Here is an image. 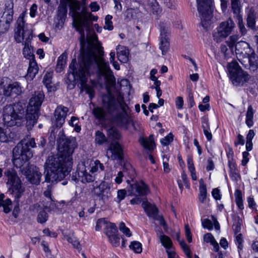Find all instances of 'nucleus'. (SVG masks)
I'll return each instance as SVG.
<instances>
[{
  "label": "nucleus",
  "mask_w": 258,
  "mask_h": 258,
  "mask_svg": "<svg viewBox=\"0 0 258 258\" xmlns=\"http://www.w3.org/2000/svg\"><path fill=\"white\" fill-rule=\"evenodd\" d=\"M91 45L86 50H82L81 56L79 58V68H76L75 59L70 64L69 68L73 70L74 79L79 80L83 84L87 82L88 76L98 68L105 76V79L112 84L114 82V77L108 63L103 58V48L98 42L95 34L91 36Z\"/></svg>",
  "instance_id": "f257e3e1"
},
{
  "label": "nucleus",
  "mask_w": 258,
  "mask_h": 258,
  "mask_svg": "<svg viewBox=\"0 0 258 258\" xmlns=\"http://www.w3.org/2000/svg\"><path fill=\"white\" fill-rule=\"evenodd\" d=\"M76 147L75 138L66 139L58 146L59 153L48 157L44 165L46 182L61 181L69 174L73 165L72 155Z\"/></svg>",
  "instance_id": "f03ea898"
},
{
  "label": "nucleus",
  "mask_w": 258,
  "mask_h": 258,
  "mask_svg": "<svg viewBox=\"0 0 258 258\" xmlns=\"http://www.w3.org/2000/svg\"><path fill=\"white\" fill-rule=\"evenodd\" d=\"M36 147L34 138L24 139L18 144L13 151V163L24 175L30 183L38 184L40 181L41 173L38 168L33 165H29L27 162L32 156L31 149Z\"/></svg>",
  "instance_id": "7ed1b4c3"
},
{
  "label": "nucleus",
  "mask_w": 258,
  "mask_h": 258,
  "mask_svg": "<svg viewBox=\"0 0 258 258\" xmlns=\"http://www.w3.org/2000/svg\"><path fill=\"white\" fill-rule=\"evenodd\" d=\"M70 9L74 26L82 38L84 39V29L89 28L87 8L84 6H81L80 2L77 0H70Z\"/></svg>",
  "instance_id": "20e7f679"
},
{
  "label": "nucleus",
  "mask_w": 258,
  "mask_h": 258,
  "mask_svg": "<svg viewBox=\"0 0 258 258\" xmlns=\"http://www.w3.org/2000/svg\"><path fill=\"white\" fill-rule=\"evenodd\" d=\"M44 95L41 91L35 92L30 98L27 107L25 120L28 128H31L36 122L40 107L43 101Z\"/></svg>",
  "instance_id": "39448f33"
},
{
  "label": "nucleus",
  "mask_w": 258,
  "mask_h": 258,
  "mask_svg": "<svg viewBox=\"0 0 258 258\" xmlns=\"http://www.w3.org/2000/svg\"><path fill=\"white\" fill-rule=\"evenodd\" d=\"M25 111L19 104L6 106L3 110V120L8 126L20 125Z\"/></svg>",
  "instance_id": "423d86ee"
},
{
  "label": "nucleus",
  "mask_w": 258,
  "mask_h": 258,
  "mask_svg": "<svg viewBox=\"0 0 258 258\" xmlns=\"http://www.w3.org/2000/svg\"><path fill=\"white\" fill-rule=\"evenodd\" d=\"M227 69L229 77L235 86L242 85L249 79L248 75L241 69L237 62L229 63Z\"/></svg>",
  "instance_id": "0eeeda50"
},
{
  "label": "nucleus",
  "mask_w": 258,
  "mask_h": 258,
  "mask_svg": "<svg viewBox=\"0 0 258 258\" xmlns=\"http://www.w3.org/2000/svg\"><path fill=\"white\" fill-rule=\"evenodd\" d=\"M14 4L13 0H6L3 14L0 20V34L8 31L13 20Z\"/></svg>",
  "instance_id": "6e6552de"
},
{
  "label": "nucleus",
  "mask_w": 258,
  "mask_h": 258,
  "mask_svg": "<svg viewBox=\"0 0 258 258\" xmlns=\"http://www.w3.org/2000/svg\"><path fill=\"white\" fill-rule=\"evenodd\" d=\"M5 175L8 178L7 184L11 186L13 194L15 198L19 199L24 192V189L16 171L13 169H10L5 172Z\"/></svg>",
  "instance_id": "1a4fd4ad"
},
{
  "label": "nucleus",
  "mask_w": 258,
  "mask_h": 258,
  "mask_svg": "<svg viewBox=\"0 0 258 258\" xmlns=\"http://www.w3.org/2000/svg\"><path fill=\"white\" fill-rule=\"evenodd\" d=\"M235 27L234 22L230 19L221 22L213 33V37L217 42H221L228 36Z\"/></svg>",
  "instance_id": "9d476101"
},
{
  "label": "nucleus",
  "mask_w": 258,
  "mask_h": 258,
  "mask_svg": "<svg viewBox=\"0 0 258 258\" xmlns=\"http://www.w3.org/2000/svg\"><path fill=\"white\" fill-rule=\"evenodd\" d=\"M198 11L203 25L208 24L213 16L212 11V0H197Z\"/></svg>",
  "instance_id": "9b49d317"
},
{
  "label": "nucleus",
  "mask_w": 258,
  "mask_h": 258,
  "mask_svg": "<svg viewBox=\"0 0 258 258\" xmlns=\"http://www.w3.org/2000/svg\"><path fill=\"white\" fill-rule=\"evenodd\" d=\"M10 80L7 77L0 80V86L3 89V94L5 96H18L21 94L22 88L19 83L10 82Z\"/></svg>",
  "instance_id": "f8f14e48"
},
{
  "label": "nucleus",
  "mask_w": 258,
  "mask_h": 258,
  "mask_svg": "<svg viewBox=\"0 0 258 258\" xmlns=\"http://www.w3.org/2000/svg\"><path fill=\"white\" fill-rule=\"evenodd\" d=\"M160 29V46L162 55H165L169 49V27L167 23L161 22L159 24Z\"/></svg>",
  "instance_id": "ddd939ff"
},
{
  "label": "nucleus",
  "mask_w": 258,
  "mask_h": 258,
  "mask_svg": "<svg viewBox=\"0 0 258 258\" xmlns=\"http://www.w3.org/2000/svg\"><path fill=\"white\" fill-rule=\"evenodd\" d=\"M87 167L85 163H82L78 167L75 175H73L72 179L75 180L80 181L82 183H88L93 181L95 179V175L88 172Z\"/></svg>",
  "instance_id": "4468645a"
},
{
  "label": "nucleus",
  "mask_w": 258,
  "mask_h": 258,
  "mask_svg": "<svg viewBox=\"0 0 258 258\" xmlns=\"http://www.w3.org/2000/svg\"><path fill=\"white\" fill-rule=\"evenodd\" d=\"M131 195L136 196L144 197L148 195L150 192L149 186L144 181H140L131 185L130 190Z\"/></svg>",
  "instance_id": "2eb2a0df"
},
{
  "label": "nucleus",
  "mask_w": 258,
  "mask_h": 258,
  "mask_svg": "<svg viewBox=\"0 0 258 258\" xmlns=\"http://www.w3.org/2000/svg\"><path fill=\"white\" fill-rule=\"evenodd\" d=\"M236 54L239 57L247 58L250 55L253 53V49L249 44L244 41L238 42L235 45Z\"/></svg>",
  "instance_id": "dca6fc26"
},
{
  "label": "nucleus",
  "mask_w": 258,
  "mask_h": 258,
  "mask_svg": "<svg viewBox=\"0 0 258 258\" xmlns=\"http://www.w3.org/2000/svg\"><path fill=\"white\" fill-rule=\"evenodd\" d=\"M122 150L120 144L117 142H112L108 149L106 155L108 159L111 160H121L122 159Z\"/></svg>",
  "instance_id": "f3484780"
},
{
  "label": "nucleus",
  "mask_w": 258,
  "mask_h": 258,
  "mask_svg": "<svg viewBox=\"0 0 258 258\" xmlns=\"http://www.w3.org/2000/svg\"><path fill=\"white\" fill-rule=\"evenodd\" d=\"M69 109L63 106H58L54 111V117L55 118V125L56 127H60L65 122V118L67 115Z\"/></svg>",
  "instance_id": "a211bd4d"
},
{
  "label": "nucleus",
  "mask_w": 258,
  "mask_h": 258,
  "mask_svg": "<svg viewBox=\"0 0 258 258\" xmlns=\"http://www.w3.org/2000/svg\"><path fill=\"white\" fill-rule=\"evenodd\" d=\"M102 104L103 106L110 113L116 110L117 107L114 97L110 93L103 95Z\"/></svg>",
  "instance_id": "6ab92c4d"
},
{
  "label": "nucleus",
  "mask_w": 258,
  "mask_h": 258,
  "mask_svg": "<svg viewBox=\"0 0 258 258\" xmlns=\"http://www.w3.org/2000/svg\"><path fill=\"white\" fill-rule=\"evenodd\" d=\"M14 38L17 43H21L24 39L25 41L31 40L32 38V32L16 29Z\"/></svg>",
  "instance_id": "aec40b11"
},
{
  "label": "nucleus",
  "mask_w": 258,
  "mask_h": 258,
  "mask_svg": "<svg viewBox=\"0 0 258 258\" xmlns=\"http://www.w3.org/2000/svg\"><path fill=\"white\" fill-rule=\"evenodd\" d=\"M139 141L144 149L150 151H153L155 148L156 146L153 135H150L148 138L140 137Z\"/></svg>",
  "instance_id": "412c9836"
},
{
  "label": "nucleus",
  "mask_w": 258,
  "mask_h": 258,
  "mask_svg": "<svg viewBox=\"0 0 258 258\" xmlns=\"http://www.w3.org/2000/svg\"><path fill=\"white\" fill-rule=\"evenodd\" d=\"M15 135L10 128H2L0 127V141L1 142H9L13 141Z\"/></svg>",
  "instance_id": "4be33fe9"
},
{
  "label": "nucleus",
  "mask_w": 258,
  "mask_h": 258,
  "mask_svg": "<svg viewBox=\"0 0 258 258\" xmlns=\"http://www.w3.org/2000/svg\"><path fill=\"white\" fill-rule=\"evenodd\" d=\"M258 18V14L255 12L254 9L249 8L247 13V24L248 27L252 30L255 29V20Z\"/></svg>",
  "instance_id": "5701e85b"
},
{
  "label": "nucleus",
  "mask_w": 258,
  "mask_h": 258,
  "mask_svg": "<svg viewBox=\"0 0 258 258\" xmlns=\"http://www.w3.org/2000/svg\"><path fill=\"white\" fill-rule=\"evenodd\" d=\"M142 206L149 217H151L153 219L157 218L158 211L154 205H151L147 202H144L142 204Z\"/></svg>",
  "instance_id": "b1692460"
},
{
  "label": "nucleus",
  "mask_w": 258,
  "mask_h": 258,
  "mask_svg": "<svg viewBox=\"0 0 258 258\" xmlns=\"http://www.w3.org/2000/svg\"><path fill=\"white\" fill-rule=\"evenodd\" d=\"M89 170L93 175H96L97 173H100L104 170V166L100 161L96 160L95 161H91L89 164V167H88Z\"/></svg>",
  "instance_id": "393cba45"
},
{
  "label": "nucleus",
  "mask_w": 258,
  "mask_h": 258,
  "mask_svg": "<svg viewBox=\"0 0 258 258\" xmlns=\"http://www.w3.org/2000/svg\"><path fill=\"white\" fill-rule=\"evenodd\" d=\"M116 50L118 59L121 62H126L128 61V49L123 46L118 45L117 46Z\"/></svg>",
  "instance_id": "a878e982"
},
{
  "label": "nucleus",
  "mask_w": 258,
  "mask_h": 258,
  "mask_svg": "<svg viewBox=\"0 0 258 258\" xmlns=\"http://www.w3.org/2000/svg\"><path fill=\"white\" fill-rule=\"evenodd\" d=\"M70 73H69V76H68V79L72 82L73 83V87H74L75 85L77 83V82H80L81 83V84L82 85V86H84L85 88V90H86V91L87 92V93L89 95V97L92 98L93 97H94V90L93 89L89 86H85V84L86 83H85L84 84H82L81 82V81L79 80H76V79H74L73 76H72V74H73V70L72 69H71L70 68Z\"/></svg>",
  "instance_id": "bb28decb"
},
{
  "label": "nucleus",
  "mask_w": 258,
  "mask_h": 258,
  "mask_svg": "<svg viewBox=\"0 0 258 258\" xmlns=\"http://www.w3.org/2000/svg\"><path fill=\"white\" fill-rule=\"evenodd\" d=\"M31 40L25 41L23 49L24 56L29 60L34 59L33 47L30 45Z\"/></svg>",
  "instance_id": "cd10ccee"
},
{
  "label": "nucleus",
  "mask_w": 258,
  "mask_h": 258,
  "mask_svg": "<svg viewBox=\"0 0 258 258\" xmlns=\"http://www.w3.org/2000/svg\"><path fill=\"white\" fill-rule=\"evenodd\" d=\"M38 67L35 59L29 60V67L27 71V77L31 79L35 76L38 72Z\"/></svg>",
  "instance_id": "c85d7f7f"
},
{
  "label": "nucleus",
  "mask_w": 258,
  "mask_h": 258,
  "mask_svg": "<svg viewBox=\"0 0 258 258\" xmlns=\"http://www.w3.org/2000/svg\"><path fill=\"white\" fill-rule=\"evenodd\" d=\"M92 113L96 119L103 121L105 119L106 112L101 107H95L92 110Z\"/></svg>",
  "instance_id": "c756f323"
},
{
  "label": "nucleus",
  "mask_w": 258,
  "mask_h": 258,
  "mask_svg": "<svg viewBox=\"0 0 258 258\" xmlns=\"http://www.w3.org/2000/svg\"><path fill=\"white\" fill-rule=\"evenodd\" d=\"M199 190V200L200 203H204L207 199V191L206 185L202 179L200 181Z\"/></svg>",
  "instance_id": "7c9ffc66"
},
{
  "label": "nucleus",
  "mask_w": 258,
  "mask_h": 258,
  "mask_svg": "<svg viewBox=\"0 0 258 258\" xmlns=\"http://www.w3.org/2000/svg\"><path fill=\"white\" fill-rule=\"evenodd\" d=\"M26 15V12L21 13L17 20L16 29L21 30L22 31H30L27 29V24L25 23L24 18Z\"/></svg>",
  "instance_id": "2f4dec72"
},
{
  "label": "nucleus",
  "mask_w": 258,
  "mask_h": 258,
  "mask_svg": "<svg viewBox=\"0 0 258 258\" xmlns=\"http://www.w3.org/2000/svg\"><path fill=\"white\" fill-rule=\"evenodd\" d=\"M104 232L108 237L112 236L118 233L116 225L112 223H106Z\"/></svg>",
  "instance_id": "473e14b6"
},
{
  "label": "nucleus",
  "mask_w": 258,
  "mask_h": 258,
  "mask_svg": "<svg viewBox=\"0 0 258 258\" xmlns=\"http://www.w3.org/2000/svg\"><path fill=\"white\" fill-rule=\"evenodd\" d=\"M107 134L108 137L113 141L120 140L121 138V135L115 127L112 126L107 130Z\"/></svg>",
  "instance_id": "72a5a7b5"
},
{
  "label": "nucleus",
  "mask_w": 258,
  "mask_h": 258,
  "mask_svg": "<svg viewBox=\"0 0 258 258\" xmlns=\"http://www.w3.org/2000/svg\"><path fill=\"white\" fill-rule=\"evenodd\" d=\"M231 8L233 14L236 16H240L241 5L240 0H230Z\"/></svg>",
  "instance_id": "f704fd0d"
},
{
  "label": "nucleus",
  "mask_w": 258,
  "mask_h": 258,
  "mask_svg": "<svg viewBox=\"0 0 258 258\" xmlns=\"http://www.w3.org/2000/svg\"><path fill=\"white\" fill-rule=\"evenodd\" d=\"M157 235L162 245L166 248V249H170L172 244L170 238L167 236L161 233H157Z\"/></svg>",
  "instance_id": "c9c22d12"
},
{
  "label": "nucleus",
  "mask_w": 258,
  "mask_h": 258,
  "mask_svg": "<svg viewBox=\"0 0 258 258\" xmlns=\"http://www.w3.org/2000/svg\"><path fill=\"white\" fill-rule=\"evenodd\" d=\"M116 121L119 125H126L131 121V119L126 113H120L117 114Z\"/></svg>",
  "instance_id": "e433bc0d"
},
{
  "label": "nucleus",
  "mask_w": 258,
  "mask_h": 258,
  "mask_svg": "<svg viewBox=\"0 0 258 258\" xmlns=\"http://www.w3.org/2000/svg\"><path fill=\"white\" fill-rule=\"evenodd\" d=\"M67 55L64 53L61 54L58 58L57 63L56 67L57 72H61L66 64Z\"/></svg>",
  "instance_id": "4c0bfd02"
},
{
  "label": "nucleus",
  "mask_w": 258,
  "mask_h": 258,
  "mask_svg": "<svg viewBox=\"0 0 258 258\" xmlns=\"http://www.w3.org/2000/svg\"><path fill=\"white\" fill-rule=\"evenodd\" d=\"M95 142L96 144L102 145L107 142V139L102 132L97 131L95 133Z\"/></svg>",
  "instance_id": "58836bf2"
},
{
  "label": "nucleus",
  "mask_w": 258,
  "mask_h": 258,
  "mask_svg": "<svg viewBox=\"0 0 258 258\" xmlns=\"http://www.w3.org/2000/svg\"><path fill=\"white\" fill-rule=\"evenodd\" d=\"M253 110L251 105L249 106L247 108V110L246 114V124L248 127H251L253 125Z\"/></svg>",
  "instance_id": "ea45409f"
},
{
  "label": "nucleus",
  "mask_w": 258,
  "mask_h": 258,
  "mask_svg": "<svg viewBox=\"0 0 258 258\" xmlns=\"http://www.w3.org/2000/svg\"><path fill=\"white\" fill-rule=\"evenodd\" d=\"M235 197V203L238 206V208L242 210L244 208L242 200V195L241 191L239 189H236L234 193Z\"/></svg>",
  "instance_id": "a19ab883"
},
{
  "label": "nucleus",
  "mask_w": 258,
  "mask_h": 258,
  "mask_svg": "<svg viewBox=\"0 0 258 258\" xmlns=\"http://www.w3.org/2000/svg\"><path fill=\"white\" fill-rule=\"evenodd\" d=\"M247 58L248 59L250 67L253 70L258 68V55L253 51V53L250 55Z\"/></svg>",
  "instance_id": "79ce46f5"
},
{
  "label": "nucleus",
  "mask_w": 258,
  "mask_h": 258,
  "mask_svg": "<svg viewBox=\"0 0 258 258\" xmlns=\"http://www.w3.org/2000/svg\"><path fill=\"white\" fill-rule=\"evenodd\" d=\"M51 187L50 186H48L47 189L44 191V195L45 197L47 198V199L49 200V205H43V208L45 209H50L51 208V207L53 205V202L52 201V199L51 197Z\"/></svg>",
  "instance_id": "37998d69"
},
{
  "label": "nucleus",
  "mask_w": 258,
  "mask_h": 258,
  "mask_svg": "<svg viewBox=\"0 0 258 258\" xmlns=\"http://www.w3.org/2000/svg\"><path fill=\"white\" fill-rule=\"evenodd\" d=\"M64 237L69 242L73 244L75 248L78 249L79 250L81 249L80 242L74 235H66L64 236Z\"/></svg>",
  "instance_id": "c03bdc74"
},
{
  "label": "nucleus",
  "mask_w": 258,
  "mask_h": 258,
  "mask_svg": "<svg viewBox=\"0 0 258 258\" xmlns=\"http://www.w3.org/2000/svg\"><path fill=\"white\" fill-rule=\"evenodd\" d=\"M239 39V37L238 35H233L229 37L226 43L230 49H233L234 47L235 48V45L237 43V41Z\"/></svg>",
  "instance_id": "a18cd8bd"
},
{
  "label": "nucleus",
  "mask_w": 258,
  "mask_h": 258,
  "mask_svg": "<svg viewBox=\"0 0 258 258\" xmlns=\"http://www.w3.org/2000/svg\"><path fill=\"white\" fill-rule=\"evenodd\" d=\"M235 241L236 244L237 245L239 255L240 256V251L242 250L243 248V238L242 237V235L241 233H239L237 235H236Z\"/></svg>",
  "instance_id": "49530a36"
},
{
  "label": "nucleus",
  "mask_w": 258,
  "mask_h": 258,
  "mask_svg": "<svg viewBox=\"0 0 258 258\" xmlns=\"http://www.w3.org/2000/svg\"><path fill=\"white\" fill-rule=\"evenodd\" d=\"M130 247L135 253H140L142 251V244L137 241L132 242L130 245Z\"/></svg>",
  "instance_id": "de8ad7c7"
},
{
  "label": "nucleus",
  "mask_w": 258,
  "mask_h": 258,
  "mask_svg": "<svg viewBox=\"0 0 258 258\" xmlns=\"http://www.w3.org/2000/svg\"><path fill=\"white\" fill-rule=\"evenodd\" d=\"M150 6L154 14L159 15L161 13L162 10L156 0H152V2L150 3Z\"/></svg>",
  "instance_id": "09e8293b"
},
{
  "label": "nucleus",
  "mask_w": 258,
  "mask_h": 258,
  "mask_svg": "<svg viewBox=\"0 0 258 258\" xmlns=\"http://www.w3.org/2000/svg\"><path fill=\"white\" fill-rule=\"evenodd\" d=\"M79 122V119L75 116H72L69 122L70 125L75 127L74 130L77 133L80 132L81 130V126L78 125Z\"/></svg>",
  "instance_id": "8fccbe9b"
},
{
  "label": "nucleus",
  "mask_w": 258,
  "mask_h": 258,
  "mask_svg": "<svg viewBox=\"0 0 258 258\" xmlns=\"http://www.w3.org/2000/svg\"><path fill=\"white\" fill-rule=\"evenodd\" d=\"M108 238L112 246L117 247L119 245L120 238L118 233L113 235H112V236L108 237Z\"/></svg>",
  "instance_id": "3c124183"
},
{
  "label": "nucleus",
  "mask_w": 258,
  "mask_h": 258,
  "mask_svg": "<svg viewBox=\"0 0 258 258\" xmlns=\"http://www.w3.org/2000/svg\"><path fill=\"white\" fill-rule=\"evenodd\" d=\"M180 245L181 246L182 249L184 251V253L186 255L188 258H191V254L190 252L189 249L187 246V244L183 240H181V241H179ZM195 258H200L197 255H195Z\"/></svg>",
  "instance_id": "603ef678"
},
{
  "label": "nucleus",
  "mask_w": 258,
  "mask_h": 258,
  "mask_svg": "<svg viewBox=\"0 0 258 258\" xmlns=\"http://www.w3.org/2000/svg\"><path fill=\"white\" fill-rule=\"evenodd\" d=\"M112 19V16L109 15H108L105 17V25L104 26V28L105 29L112 30L113 29V26L111 21Z\"/></svg>",
  "instance_id": "864d4df0"
},
{
  "label": "nucleus",
  "mask_w": 258,
  "mask_h": 258,
  "mask_svg": "<svg viewBox=\"0 0 258 258\" xmlns=\"http://www.w3.org/2000/svg\"><path fill=\"white\" fill-rule=\"evenodd\" d=\"M119 229L122 233L125 235L127 237L131 236L132 233L130 229L125 226L124 222H121L119 223Z\"/></svg>",
  "instance_id": "5fc2aeb1"
},
{
  "label": "nucleus",
  "mask_w": 258,
  "mask_h": 258,
  "mask_svg": "<svg viewBox=\"0 0 258 258\" xmlns=\"http://www.w3.org/2000/svg\"><path fill=\"white\" fill-rule=\"evenodd\" d=\"M48 217V215L45 211H40L37 216V221L41 224L44 223L47 220Z\"/></svg>",
  "instance_id": "6e6d98bb"
},
{
  "label": "nucleus",
  "mask_w": 258,
  "mask_h": 258,
  "mask_svg": "<svg viewBox=\"0 0 258 258\" xmlns=\"http://www.w3.org/2000/svg\"><path fill=\"white\" fill-rule=\"evenodd\" d=\"M136 11L132 8L127 9L125 12L124 16L125 19L130 20L131 19H135L136 17Z\"/></svg>",
  "instance_id": "4d7b16f0"
},
{
  "label": "nucleus",
  "mask_w": 258,
  "mask_h": 258,
  "mask_svg": "<svg viewBox=\"0 0 258 258\" xmlns=\"http://www.w3.org/2000/svg\"><path fill=\"white\" fill-rule=\"evenodd\" d=\"M173 140V135L172 133H169L167 136L161 139L160 143L163 146H167L172 142Z\"/></svg>",
  "instance_id": "13d9d810"
},
{
  "label": "nucleus",
  "mask_w": 258,
  "mask_h": 258,
  "mask_svg": "<svg viewBox=\"0 0 258 258\" xmlns=\"http://www.w3.org/2000/svg\"><path fill=\"white\" fill-rule=\"evenodd\" d=\"M101 192L108 193L110 189V183L106 181L102 182L98 186Z\"/></svg>",
  "instance_id": "bf43d9fd"
},
{
  "label": "nucleus",
  "mask_w": 258,
  "mask_h": 258,
  "mask_svg": "<svg viewBox=\"0 0 258 258\" xmlns=\"http://www.w3.org/2000/svg\"><path fill=\"white\" fill-rule=\"evenodd\" d=\"M52 72H47L46 73L43 79V82L44 85H48V83H50L52 82Z\"/></svg>",
  "instance_id": "052dcab7"
},
{
  "label": "nucleus",
  "mask_w": 258,
  "mask_h": 258,
  "mask_svg": "<svg viewBox=\"0 0 258 258\" xmlns=\"http://www.w3.org/2000/svg\"><path fill=\"white\" fill-rule=\"evenodd\" d=\"M12 202L10 199H7L5 200V204H4L2 207L4 208V212L5 213H9L11 210V208H10V206H12Z\"/></svg>",
  "instance_id": "680f3d73"
},
{
  "label": "nucleus",
  "mask_w": 258,
  "mask_h": 258,
  "mask_svg": "<svg viewBox=\"0 0 258 258\" xmlns=\"http://www.w3.org/2000/svg\"><path fill=\"white\" fill-rule=\"evenodd\" d=\"M238 19V27L242 35H244L246 33L245 28L242 17L241 16L237 17Z\"/></svg>",
  "instance_id": "e2e57ef3"
},
{
  "label": "nucleus",
  "mask_w": 258,
  "mask_h": 258,
  "mask_svg": "<svg viewBox=\"0 0 258 258\" xmlns=\"http://www.w3.org/2000/svg\"><path fill=\"white\" fill-rule=\"evenodd\" d=\"M202 224L204 228L211 230L213 228L212 222L208 219H205L202 221Z\"/></svg>",
  "instance_id": "0e129e2a"
},
{
  "label": "nucleus",
  "mask_w": 258,
  "mask_h": 258,
  "mask_svg": "<svg viewBox=\"0 0 258 258\" xmlns=\"http://www.w3.org/2000/svg\"><path fill=\"white\" fill-rule=\"evenodd\" d=\"M185 234L187 241L189 243L191 242L192 241V235L188 225L185 226Z\"/></svg>",
  "instance_id": "69168bd1"
},
{
  "label": "nucleus",
  "mask_w": 258,
  "mask_h": 258,
  "mask_svg": "<svg viewBox=\"0 0 258 258\" xmlns=\"http://www.w3.org/2000/svg\"><path fill=\"white\" fill-rule=\"evenodd\" d=\"M164 3L170 9H174L176 6V3L174 0H164Z\"/></svg>",
  "instance_id": "338daca9"
},
{
  "label": "nucleus",
  "mask_w": 258,
  "mask_h": 258,
  "mask_svg": "<svg viewBox=\"0 0 258 258\" xmlns=\"http://www.w3.org/2000/svg\"><path fill=\"white\" fill-rule=\"evenodd\" d=\"M30 16L32 18H34L37 14V6L35 4H33L30 9Z\"/></svg>",
  "instance_id": "774afa93"
}]
</instances>
